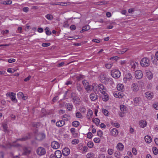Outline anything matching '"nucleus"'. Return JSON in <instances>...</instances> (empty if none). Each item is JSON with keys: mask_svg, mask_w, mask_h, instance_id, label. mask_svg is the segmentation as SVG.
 <instances>
[{"mask_svg": "<svg viewBox=\"0 0 158 158\" xmlns=\"http://www.w3.org/2000/svg\"><path fill=\"white\" fill-rule=\"evenodd\" d=\"M141 98L140 97H136L134 99V102L135 103L138 104L140 101Z\"/></svg>", "mask_w": 158, "mask_h": 158, "instance_id": "473e14b6", "label": "nucleus"}, {"mask_svg": "<svg viewBox=\"0 0 158 158\" xmlns=\"http://www.w3.org/2000/svg\"><path fill=\"white\" fill-rule=\"evenodd\" d=\"M107 3L106 2V1H102L101 2H100L99 4H98V5H106V4Z\"/></svg>", "mask_w": 158, "mask_h": 158, "instance_id": "0e129e2a", "label": "nucleus"}, {"mask_svg": "<svg viewBox=\"0 0 158 158\" xmlns=\"http://www.w3.org/2000/svg\"><path fill=\"white\" fill-rule=\"evenodd\" d=\"M88 146L90 148H92L94 146L93 143L91 141H89L87 143Z\"/></svg>", "mask_w": 158, "mask_h": 158, "instance_id": "79ce46f5", "label": "nucleus"}, {"mask_svg": "<svg viewBox=\"0 0 158 158\" xmlns=\"http://www.w3.org/2000/svg\"><path fill=\"white\" fill-rule=\"evenodd\" d=\"M65 124L64 121L61 120L57 121L56 123V125L58 127H61Z\"/></svg>", "mask_w": 158, "mask_h": 158, "instance_id": "a211bd4d", "label": "nucleus"}, {"mask_svg": "<svg viewBox=\"0 0 158 158\" xmlns=\"http://www.w3.org/2000/svg\"><path fill=\"white\" fill-rule=\"evenodd\" d=\"M121 110L123 113H125L127 111V108L125 106L121 105L120 106Z\"/></svg>", "mask_w": 158, "mask_h": 158, "instance_id": "393cba45", "label": "nucleus"}, {"mask_svg": "<svg viewBox=\"0 0 158 158\" xmlns=\"http://www.w3.org/2000/svg\"><path fill=\"white\" fill-rule=\"evenodd\" d=\"M79 122L77 121H73L72 123V125L75 127H77L79 125Z\"/></svg>", "mask_w": 158, "mask_h": 158, "instance_id": "f704fd0d", "label": "nucleus"}, {"mask_svg": "<svg viewBox=\"0 0 158 158\" xmlns=\"http://www.w3.org/2000/svg\"><path fill=\"white\" fill-rule=\"evenodd\" d=\"M79 110L81 112L83 113H84L86 111L85 109L83 107H80Z\"/></svg>", "mask_w": 158, "mask_h": 158, "instance_id": "8fccbe9b", "label": "nucleus"}, {"mask_svg": "<svg viewBox=\"0 0 158 158\" xmlns=\"http://www.w3.org/2000/svg\"><path fill=\"white\" fill-rule=\"evenodd\" d=\"M94 86H93L91 85H89V86L88 88L86 90L88 91L89 90H91L92 89L94 90Z\"/></svg>", "mask_w": 158, "mask_h": 158, "instance_id": "e2e57ef3", "label": "nucleus"}, {"mask_svg": "<svg viewBox=\"0 0 158 158\" xmlns=\"http://www.w3.org/2000/svg\"><path fill=\"white\" fill-rule=\"evenodd\" d=\"M97 134L98 136L101 137L102 135L103 132L99 130L97 131Z\"/></svg>", "mask_w": 158, "mask_h": 158, "instance_id": "864d4df0", "label": "nucleus"}, {"mask_svg": "<svg viewBox=\"0 0 158 158\" xmlns=\"http://www.w3.org/2000/svg\"><path fill=\"white\" fill-rule=\"evenodd\" d=\"M150 64L149 60L147 57L142 58L140 61V64L142 66L144 67H147Z\"/></svg>", "mask_w": 158, "mask_h": 158, "instance_id": "f257e3e1", "label": "nucleus"}, {"mask_svg": "<svg viewBox=\"0 0 158 158\" xmlns=\"http://www.w3.org/2000/svg\"><path fill=\"white\" fill-rule=\"evenodd\" d=\"M45 17L48 20H51L53 19V16L52 15L48 14L45 16Z\"/></svg>", "mask_w": 158, "mask_h": 158, "instance_id": "2f4dec72", "label": "nucleus"}, {"mask_svg": "<svg viewBox=\"0 0 158 158\" xmlns=\"http://www.w3.org/2000/svg\"><path fill=\"white\" fill-rule=\"evenodd\" d=\"M132 152L135 155H136L137 154V152L136 149L134 148L132 149Z\"/></svg>", "mask_w": 158, "mask_h": 158, "instance_id": "680f3d73", "label": "nucleus"}, {"mask_svg": "<svg viewBox=\"0 0 158 158\" xmlns=\"http://www.w3.org/2000/svg\"><path fill=\"white\" fill-rule=\"evenodd\" d=\"M76 88L77 90L81 93L83 90V88L81 85L80 84L77 83L76 84Z\"/></svg>", "mask_w": 158, "mask_h": 158, "instance_id": "412c9836", "label": "nucleus"}, {"mask_svg": "<svg viewBox=\"0 0 158 158\" xmlns=\"http://www.w3.org/2000/svg\"><path fill=\"white\" fill-rule=\"evenodd\" d=\"M56 157L57 158H60L62 156V154L61 152L59 150L56 151L54 154Z\"/></svg>", "mask_w": 158, "mask_h": 158, "instance_id": "f3484780", "label": "nucleus"}, {"mask_svg": "<svg viewBox=\"0 0 158 158\" xmlns=\"http://www.w3.org/2000/svg\"><path fill=\"white\" fill-rule=\"evenodd\" d=\"M112 66V63H110L109 64H106L105 66L108 69H110Z\"/></svg>", "mask_w": 158, "mask_h": 158, "instance_id": "de8ad7c7", "label": "nucleus"}, {"mask_svg": "<svg viewBox=\"0 0 158 158\" xmlns=\"http://www.w3.org/2000/svg\"><path fill=\"white\" fill-rule=\"evenodd\" d=\"M2 126L3 129V131L5 132L8 131V127L7 125L5 123H3L2 124Z\"/></svg>", "mask_w": 158, "mask_h": 158, "instance_id": "cd10ccee", "label": "nucleus"}, {"mask_svg": "<svg viewBox=\"0 0 158 158\" xmlns=\"http://www.w3.org/2000/svg\"><path fill=\"white\" fill-rule=\"evenodd\" d=\"M112 76L115 78H119L121 76V73L118 70L114 69L111 71Z\"/></svg>", "mask_w": 158, "mask_h": 158, "instance_id": "f03ea898", "label": "nucleus"}, {"mask_svg": "<svg viewBox=\"0 0 158 158\" xmlns=\"http://www.w3.org/2000/svg\"><path fill=\"white\" fill-rule=\"evenodd\" d=\"M51 146L54 149H57L59 148L60 144L57 142L54 141L51 143Z\"/></svg>", "mask_w": 158, "mask_h": 158, "instance_id": "0eeeda50", "label": "nucleus"}, {"mask_svg": "<svg viewBox=\"0 0 158 158\" xmlns=\"http://www.w3.org/2000/svg\"><path fill=\"white\" fill-rule=\"evenodd\" d=\"M132 89L133 91L136 92L139 90L138 85L137 83H134L132 85Z\"/></svg>", "mask_w": 158, "mask_h": 158, "instance_id": "f8f14e48", "label": "nucleus"}, {"mask_svg": "<svg viewBox=\"0 0 158 158\" xmlns=\"http://www.w3.org/2000/svg\"><path fill=\"white\" fill-rule=\"evenodd\" d=\"M117 148L119 150L122 151L123 150L124 146L121 143H119L118 144Z\"/></svg>", "mask_w": 158, "mask_h": 158, "instance_id": "bb28decb", "label": "nucleus"}, {"mask_svg": "<svg viewBox=\"0 0 158 158\" xmlns=\"http://www.w3.org/2000/svg\"><path fill=\"white\" fill-rule=\"evenodd\" d=\"M138 65V64L137 62H132L131 63V65L132 68L135 69Z\"/></svg>", "mask_w": 158, "mask_h": 158, "instance_id": "7c9ffc66", "label": "nucleus"}, {"mask_svg": "<svg viewBox=\"0 0 158 158\" xmlns=\"http://www.w3.org/2000/svg\"><path fill=\"white\" fill-rule=\"evenodd\" d=\"M114 96L116 98H121L122 97V96L119 94V93H116L114 94Z\"/></svg>", "mask_w": 158, "mask_h": 158, "instance_id": "bf43d9fd", "label": "nucleus"}, {"mask_svg": "<svg viewBox=\"0 0 158 158\" xmlns=\"http://www.w3.org/2000/svg\"><path fill=\"white\" fill-rule=\"evenodd\" d=\"M94 141L96 143H99L100 141V139L99 138H96L94 139Z\"/></svg>", "mask_w": 158, "mask_h": 158, "instance_id": "052dcab7", "label": "nucleus"}, {"mask_svg": "<svg viewBox=\"0 0 158 158\" xmlns=\"http://www.w3.org/2000/svg\"><path fill=\"white\" fill-rule=\"evenodd\" d=\"M112 79L111 78H107L106 80V81L105 82V83H108L109 82H110L111 84L113 82V81H112Z\"/></svg>", "mask_w": 158, "mask_h": 158, "instance_id": "09e8293b", "label": "nucleus"}, {"mask_svg": "<svg viewBox=\"0 0 158 158\" xmlns=\"http://www.w3.org/2000/svg\"><path fill=\"white\" fill-rule=\"evenodd\" d=\"M7 71L9 73H14L15 70H14L13 69L10 68L7 69Z\"/></svg>", "mask_w": 158, "mask_h": 158, "instance_id": "6e6d98bb", "label": "nucleus"}, {"mask_svg": "<svg viewBox=\"0 0 158 158\" xmlns=\"http://www.w3.org/2000/svg\"><path fill=\"white\" fill-rule=\"evenodd\" d=\"M71 96L73 100V102L75 105H78L80 104L81 101L79 97L73 96L72 94H71Z\"/></svg>", "mask_w": 158, "mask_h": 158, "instance_id": "20e7f679", "label": "nucleus"}, {"mask_svg": "<svg viewBox=\"0 0 158 158\" xmlns=\"http://www.w3.org/2000/svg\"><path fill=\"white\" fill-rule=\"evenodd\" d=\"M79 142V140L78 139H75L73 140L72 141V143L73 144H76L78 143Z\"/></svg>", "mask_w": 158, "mask_h": 158, "instance_id": "c03bdc74", "label": "nucleus"}, {"mask_svg": "<svg viewBox=\"0 0 158 158\" xmlns=\"http://www.w3.org/2000/svg\"><path fill=\"white\" fill-rule=\"evenodd\" d=\"M62 152L64 156H67L70 153V149L68 148H65L63 149Z\"/></svg>", "mask_w": 158, "mask_h": 158, "instance_id": "9b49d317", "label": "nucleus"}, {"mask_svg": "<svg viewBox=\"0 0 158 158\" xmlns=\"http://www.w3.org/2000/svg\"><path fill=\"white\" fill-rule=\"evenodd\" d=\"M101 93L103 94V96L102 97V99L105 101H107L108 99V96L105 91H102Z\"/></svg>", "mask_w": 158, "mask_h": 158, "instance_id": "dca6fc26", "label": "nucleus"}, {"mask_svg": "<svg viewBox=\"0 0 158 158\" xmlns=\"http://www.w3.org/2000/svg\"><path fill=\"white\" fill-rule=\"evenodd\" d=\"M83 78V76L82 75H80L78 76H77L76 77V78L78 81H80Z\"/></svg>", "mask_w": 158, "mask_h": 158, "instance_id": "13d9d810", "label": "nucleus"}, {"mask_svg": "<svg viewBox=\"0 0 158 158\" xmlns=\"http://www.w3.org/2000/svg\"><path fill=\"white\" fill-rule=\"evenodd\" d=\"M107 77H106L104 75H103L101 77V79L102 80V81L103 83H105L106 81V80Z\"/></svg>", "mask_w": 158, "mask_h": 158, "instance_id": "4c0bfd02", "label": "nucleus"}, {"mask_svg": "<svg viewBox=\"0 0 158 158\" xmlns=\"http://www.w3.org/2000/svg\"><path fill=\"white\" fill-rule=\"evenodd\" d=\"M40 123H32L33 127L37 128L38 127L40 126Z\"/></svg>", "mask_w": 158, "mask_h": 158, "instance_id": "a19ab883", "label": "nucleus"}, {"mask_svg": "<svg viewBox=\"0 0 158 158\" xmlns=\"http://www.w3.org/2000/svg\"><path fill=\"white\" fill-rule=\"evenodd\" d=\"M93 112L92 111L90 110H89L87 113V118L89 119H90L91 118V117L93 115Z\"/></svg>", "mask_w": 158, "mask_h": 158, "instance_id": "a878e982", "label": "nucleus"}, {"mask_svg": "<svg viewBox=\"0 0 158 158\" xmlns=\"http://www.w3.org/2000/svg\"><path fill=\"white\" fill-rule=\"evenodd\" d=\"M93 122L95 123L96 125H98L100 122V120L98 118H96L95 119L93 118L92 119Z\"/></svg>", "mask_w": 158, "mask_h": 158, "instance_id": "c85d7f7f", "label": "nucleus"}, {"mask_svg": "<svg viewBox=\"0 0 158 158\" xmlns=\"http://www.w3.org/2000/svg\"><path fill=\"white\" fill-rule=\"evenodd\" d=\"M98 88L101 93L102 91H103V90H106V89L105 88V87L102 84H99L98 86Z\"/></svg>", "mask_w": 158, "mask_h": 158, "instance_id": "4be33fe9", "label": "nucleus"}, {"mask_svg": "<svg viewBox=\"0 0 158 158\" xmlns=\"http://www.w3.org/2000/svg\"><path fill=\"white\" fill-rule=\"evenodd\" d=\"M24 155H27L28 154H29L31 152V151L28 148L26 147L24 148Z\"/></svg>", "mask_w": 158, "mask_h": 158, "instance_id": "b1692460", "label": "nucleus"}, {"mask_svg": "<svg viewBox=\"0 0 158 158\" xmlns=\"http://www.w3.org/2000/svg\"><path fill=\"white\" fill-rule=\"evenodd\" d=\"M65 106L67 109L69 110V111H71L72 110L73 106L72 104L70 103H67L65 105Z\"/></svg>", "mask_w": 158, "mask_h": 158, "instance_id": "aec40b11", "label": "nucleus"}, {"mask_svg": "<svg viewBox=\"0 0 158 158\" xmlns=\"http://www.w3.org/2000/svg\"><path fill=\"white\" fill-rule=\"evenodd\" d=\"M29 139V137L27 136H26L22 137L21 138L19 139H17L18 141H25Z\"/></svg>", "mask_w": 158, "mask_h": 158, "instance_id": "c756f323", "label": "nucleus"}, {"mask_svg": "<svg viewBox=\"0 0 158 158\" xmlns=\"http://www.w3.org/2000/svg\"><path fill=\"white\" fill-rule=\"evenodd\" d=\"M139 125L141 127L143 128L145 127L147 125L146 122L144 120H141L139 122Z\"/></svg>", "mask_w": 158, "mask_h": 158, "instance_id": "2eb2a0df", "label": "nucleus"}, {"mask_svg": "<svg viewBox=\"0 0 158 158\" xmlns=\"http://www.w3.org/2000/svg\"><path fill=\"white\" fill-rule=\"evenodd\" d=\"M113 150L112 149H109L108 150V153L109 155H111L113 154Z\"/></svg>", "mask_w": 158, "mask_h": 158, "instance_id": "5fc2aeb1", "label": "nucleus"}, {"mask_svg": "<svg viewBox=\"0 0 158 158\" xmlns=\"http://www.w3.org/2000/svg\"><path fill=\"white\" fill-rule=\"evenodd\" d=\"M16 94L14 93L11 92L10 93H7L6 95L8 97H9L12 101L15 103H16L17 100L15 98Z\"/></svg>", "mask_w": 158, "mask_h": 158, "instance_id": "39448f33", "label": "nucleus"}, {"mask_svg": "<svg viewBox=\"0 0 158 158\" xmlns=\"http://www.w3.org/2000/svg\"><path fill=\"white\" fill-rule=\"evenodd\" d=\"M90 98L92 101H94L98 99V96L96 93H94L90 94Z\"/></svg>", "mask_w": 158, "mask_h": 158, "instance_id": "9d476101", "label": "nucleus"}, {"mask_svg": "<svg viewBox=\"0 0 158 158\" xmlns=\"http://www.w3.org/2000/svg\"><path fill=\"white\" fill-rule=\"evenodd\" d=\"M76 117L78 118H82V115L79 112H76Z\"/></svg>", "mask_w": 158, "mask_h": 158, "instance_id": "ea45409f", "label": "nucleus"}, {"mask_svg": "<svg viewBox=\"0 0 158 158\" xmlns=\"http://www.w3.org/2000/svg\"><path fill=\"white\" fill-rule=\"evenodd\" d=\"M135 77L136 78L140 79L142 77V72L140 70H137L135 72Z\"/></svg>", "mask_w": 158, "mask_h": 158, "instance_id": "423d86ee", "label": "nucleus"}, {"mask_svg": "<svg viewBox=\"0 0 158 158\" xmlns=\"http://www.w3.org/2000/svg\"><path fill=\"white\" fill-rule=\"evenodd\" d=\"M12 3V1L11 0H8L5 1L3 2V4L4 5H10Z\"/></svg>", "mask_w": 158, "mask_h": 158, "instance_id": "37998d69", "label": "nucleus"}, {"mask_svg": "<svg viewBox=\"0 0 158 158\" xmlns=\"http://www.w3.org/2000/svg\"><path fill=\"white\" fill-rule=\"evenodd\" d=\"M117 89L118 90L123 91L124 90V86L123 85L119 84L117 86Z\"/></svg>", "mask_w": 158, "mask_h": 158, "instance_id": "6ab92c4d", "label": "nucleus"}, {"mask_svg": "<svg viewBox=\"0 0 158 158\" xmlns=\"http://www.w3.org/2000/svg\"><path fill=\"white\" fill-rule=\"evenodd\" d=\"M45 137V135L42 133H40L36 135L35 139L38 140H41Z\"/></svg>", "mask_w": 158, "mask_h": 158, "instance_id": "6e6552de", "label": "nucleus"}, {"mask_svg": "<svg viewBox=\"0 0 158 158\" xmlns=\"http://www.w3.org/2000/svg\"><path fill=\"white\" fill-rule=\"evenodd\" d=\"M92 134L91 132H89L88 133L87 136L89 139H91L92 136Z\"/></svg>", "mask_w": 158, "mask_h": 158, "instance_id": "774afa93", "label": "nucleus"}, {"mask_svg": "<svg viewBox=\"0 0 158 158\" xmlns=\"http://www.w3.org/2000/svg\"><path fill=\"white\" fill-rule=\"evenodd\" d=\"M50 43H43L42 44V45L43 47H47L50 46Z\"/></svg>", "mask_w": 158, "mask_h": 158, "instance_id": "603ef678", "label": "nucleus"}, {"mask_svg": "<svg viewBox=\"0 0 158 158\" xmlns=\"http://www.w3.org/2000/svg\"><path fill=\"white\" fill-rule=\"evenodd\" d=\"M83 30H84L85 31H88L89 30L90 28V26L87 25L85 26H84L83 27Z\"/></svg>", "mask_w": 158, "mask_h": 158, "instance_id": "49530a36", "label": "nucleus"}, {"mask_svg": "<svg viewBox=\"0 0 158 158\" xmlns=\"http://www.w3.org/2000/svg\"><path fill=\"white\" fill-rule=\"evenodd\" d=\"M127 50V49H126V48L123 49H122V51H120L119 52V53L120 54H123L125 52H126Z\"/></svg>", "mask_w": 158, "mask_h": 158, "instance_id": "4d7b16f0", "label": "nucleus"}, {"mask_svg": "<svg viewBox=\"0 0 158 158\" xmlns=\"http://www.w3.org/2000/svg\"><path fill=\"white\" fill-rule=\"evenodd\" d=\"M45 31H46V34L47 35H51L52 32L51 31H50L49 28V27H46L45 29Z\"/></svg>", "mask_w": 158, "mask_h": 158, "instance_id": "72a5a7b5", "label": "nucleus"}, {"mask_svg": "<svg viewBox=\"0 0 158 158\" xmlns=\"http://www.w3.org/2000/svg\"><path fill=\"white\" fill-rule=\"evenodd\" d=\"M153 106L155 109L158 110V102L155 103Z\"/></svg>", "mask_w": 158, "mask_h": 158, "instance_id": "69168bd1", "label": "nucleus"}, {"mask_svg": "<svg viewBox=\"0 0 158 158\" xmlns=\"http://www.w3.org/2000/svg\"><path fill=\"white\" fill-rule=\"evenodd\" d=\"M145 141L148 143H150L152 141V138L151 136L149 135H146L144 138Z\"/></svg>", "mask_w": 158, "mask_h": 158, "instance_id": "5701e85b", "label": "nucleus"}, {"mask_svg": "<svg viewBox=\"0 0 158 158\" xmlns=\"http://www.w3.org/2000/svg\"><path fill=\"white\" fill-rule=\"evenodd\" d=\"M36 152L38 155L39 156H41L44 155L45 154L46 150L43 147H39L37 148Z\"/></svg>", "mask_w": 158, "mask_h": 158, "instance_id": "7ed1b4c3", "label": "nucleus"}, {"mask_svg": "<svg viewBox=\"0 0 158 158\" xmlns=\"http://www.w3.org/2000/svg\"><path fill=\"white\" fill-rule=\"evenodd\" d=\"M111 134L114 136H116L118 133V131L116 128H113L110 131Z\"/></svg>", "mask_w": 158, "mask_h": 158, "instance_id": "ddd939ff", "label": "nucleus"}, {"mask_svg": "<svg viewBox=\"0 0 158 158\" xmlns=\"http://www.w3.org/2000/svg\"><path fill=\"white\" fill-rule=\"evenodd\" d=\"M63 118H64L63 120L66 121H69L70 119V116L66 114H65L63 116Z\"/></svg>", "mask_w": 158, "mask_h": 158, "instance_id": "c9c22d12", "label": "nucleus"}, {"mask_svg": "<svg viewBox=\"0 0 158 158\" xmlns=\"http://www.w3.org/2000/svg\"><path fill=\"white\" fill-rule=\"evenodd\" d=\"M94 154L92 152L88 153L87 155V158H91L94 156Z\"/></svg>", "mask_w": 158, "mask_h": 158, "instance_id": "a18cd8bd", "label": "nucleus"}, {"mask_svg": "<svg viewBox=\"0 0 158 158\" xmlns=\"http://www.w3.org/2000/svg\"><path fill=\"white\" fill-rule=\"evenodd\" d=\"M145 96L147 98L150 99L152 98L153 95L152 93L147 92L146 93Z\"/></svg>", "mask_w": 158, "mask_h": 158, "instance_id": "4468645a", "label": "nucleus"}, {"mask_svg": "<svg viewBox=\"0 0 158 158\" xmlns=\"http://www.w3.org/2000/svg\"><path fill=\"white\" fill-rule=\"evenodd\" d=\"M102 112L106 116H108L109 115V112L106 109H103L102 110Z\"/></svg>", "mask_w": 158, "mask_h": 158, "instance_id": "e433bc0d", "label": "nucleus"}, {"mask_svg": "<svg viewBox=\"0 0 158 158\" xmlns=\"http://www.w3.org/2000/svg\"><path fill=\"white\" fill-rule=\"evenodd\" d=\"M132 77L131 74L128 73L126 75L125 77L124 78L123 80L126 83L127 81H130V80H131Z\"/></svg>", "mask_w": 158, "mask_h": 158, "instance_id": "1a4fd4ad", "label": "nucleus"}, {"mask_svg": "<svg viewBox=\"0 0 158 158\" xmlns=\"http://www.w3.org/2000/svg\"><path fill=\"white\" fill-rule=\"evenodd\" d=\"M23 94L22 92H20L17 94V95L18 97L21 98L22 97Z\"/></svg>", "mask_w": 158, "mask_h": 158, "instance_id": "338daca9", "label": "nucleus"}, {"mask_svg": "<svg viewBox=\"0 0 158 158\" xmlns=\"http://www.w3.org/2000/svg\"><path fill=\"white\" fill-rule=\"evenodd\" d=\"M152 151L155 155H157L158 153V149L156 147H153Z\"/></svg>", "mask_w": 158, "mask_h": 158, "instance_id": "58836bf2", "label": "nucleus"}, {"mask_svg": "<svg viewBox=\"0 0 158 158\" xmlns=\"http://www.w3.org/2000/svg\"><path fill=\"white\" fill-rule=\"evenodd\" d=\"M115 156L116 157H119L120 156V152L118 151L115 152L114 154Z\"/></svg>", "mask_w": 158, "mask_h": 158, "instance_id": "3c124183", "label": "nucleus"}]
</instances>
